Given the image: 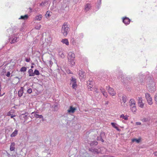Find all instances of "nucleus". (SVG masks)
Here are the masks:
<instances>
[{
    "mask_svg": "<svg viewBox=\"0 0 157 157\" xmlns=\"http://www.w3.org/2000/svg\"><path fill=\"white\" fill-rule=\"evenodd\" d=\"M45 36V42L43 44L42 47L46 51L48 49V45H50L52 43V35L49 33L44 32L42 34V38L43 39Z\"/></svg>",
    "mask_w": 157,
    "mask_h": 157,
    "instance_id": "1",
    "label": "nucleus"
},
{
    "mask_svg": "<svg viewBox=\"0 0 157 157\" xmlns=\"http://www.w3.org/2000/svg\"><path fill=\"white\" fill-rule=\"evenodd\" d=\"M70 29V26L67 22H64L62 26L61 31L64 36H66Z\"/></svg>",
    "mask_w": 157,
    "mask_h": 157,
    "instance_id": "2",
    "label": "nucleus"
},
{
    "mask_svg": "<svg viewBox=\"0 0 157 157\" xmlns=\"http://www.w3.org/2000/svg\"><path fill=\"white\" fill-rule=\"evenodd\" d=\"M75 54L71 52H69L68 54V61L72 66H74L75 64Z\"/></svg>",
    "mask_w": 157,
    "mask_h": 157,
    "instance_id": "3",
    "label": "nucleus"
},
{
    "mask_svg": "<svg viewBox=\"0 0 157 157\" xmlns=\"http://www.w3.org/2000/svg\"><path fill=\"white\" fill-rule=\"evenodd\" d=\"M155 84L154 82L152 80H151L149 83L147 84L146 86L150 91L152 92L155 90Z\"/></svg>",
    "mask_w": 157,
    "mask_h": 157,
    "instance_id": "4",
    "label": "nucleus"
},
{
    "mask_svg": "<svg viewBox=\"0 0 157 157\" xmlns=\"http://www.w3.org/2000/svg\"><path fill=\"white\" fill-rule=\"evenodd\" d=\"M137 78L138 83L142 85L144 84V75L140 73L138 75Z\"/></svg>",
    "mask_w": 157,
    "mask_h": 157,
    "instance_id": "5",
    "label": "nucleus"
},
{
    "mask_svg": "<svg viewBox=\"0 0 157 157\" xmlns=\"http://www.w3.org/2000/svg\"><path fill=\"white\" fill-rule=\"evenodd\" d=\"M145 97L148 104L150 105H152L153 104V101L150 95L148 93H146L145 94Z\"/></svg>",
    "mask_w": 157,
    "mask_h": 157,
    "instance_id": "6",
    "label": "nucleus"
},
{
    "mask_svg": "<svg viewBox=\"0 0 157 157\" xmlns=\"http://www.w3.org/2000/svg\"><path fill=\"white\" fill-rule=\"evenodd\" d=\"M70 84L72 85V87L73 89L76 90L77 86V85L76 82V80L75 78L73 77L71 78Z\"/></svg>",
    "mask_w": 157,
    "mask_h": 157,
    "instance_id": "7",
    "label": "nucleus"
},
{
    "mask_svg": "<svg viewBox=\"0 0 157 157\" xmlns=\"http://www.w3.org/2000/svg\"><path fill=\"white\" fill-rule=\"evenodd\" d=\"M106 88L108 90L109 93L111 96H115L116 94V93L114 90L109 86H106Z\"/></svg>",
    "mask_w": 157,
    "mask_h": 157,
    "instance_id": "8",
    "label": "nucleus"
},
{
    "mask_svg": "<svg viewBox=\"0 0 157 157\" xmlns=\"http://www.w3.org/2000/svg\"><path fill=\"white\" fill-rule=\"evenodd\" d=\"M18 40V38L15 35H14L10 38V41H11L10 42L11 44L17 42Z\"/></svg>",
    "mask_w": 157,
    "mask_h": 157,
    "instance_id": "9",
    "label": "nucleus"
},
{
    "mask_svg": "<svg viewBox=\"0 0 157 157\" xmlns=\"http://www.w3.org/2000/svg\"><path fill=\"white\" fill-rule=\"evenodd\" d=\"M76 110V108L73 107L72 106H70L69 109L67 110V112L68 113L71 114L74 113Z\"/></svg>",
    "mask_w": 157,
    "mask_h": 157,
    "instance_id": "10",
    "label": "nucleus"
},
{
    "mask_svg": "<svg viewBox=\"0 0 157 157\" xmlns=\"http://www.w3.org/2000/svg\"><path fill=\"white\" fill-rule=\"evenodd\" d=\"M40 147L41 148V150L44 152L47 153L48 154H50V152L49 151V148L47 147L45 145H42Z\"/></svg>",
    "mask_w": 157,
    "mask_h": 157,
    "instance_id": "11",
    "label": "nucleus"
},
{
    "mask_svg": "<svg viewBox=\"0 0 157 157\" xmlns=\"http://www.w3.org/2000/svg\"><path fill=\"white\" fill-rule=\"evenodd\" d=\"M142 98L141 97H139L138 98V103L139 106L141 108H143L144 106V104L142 102Z\"/></svg>",
    "mask_w": 157,
    "mask_h": 157,
    "instance_id": "12",
    "label": "nucleus"
},
{
    "mask_svg": "<svg viewBox=\"0 0 157 157\" xmlns=\"http://www.w3.org/2000/svg\"><path fill=\"white\" fill-rule=\"evenodd\" d=\"M84 72L81 70H79V75L80 79L81 80H84Z\"/></svg>",
    "mask_w": 157,
    "mask_h": 157,
    "instance_id": "13",
    "label": "nucleus"
},
{
    "mask_svg": "<svg viewBox=\"0 0 157 157\" xmlns=\"http://www.w3.org/2000/svg\"><path fill=\"white\" fill-rule=\"evenodd\" d=\"M30 117L31 118H33L34 117L37 118L39 117V115L38 114V113L33 112L31 113V115Z\"/></svg>",
    "mask_w": 157,
    "mask_h": 157,
    "instance_id": "14",
    "label": "nucleus"
},
{
    "mask_svg": "<svg viewBox=\"0 0 157 157\" xmlns=\"http://www.w3.org/2000/svg\"><path fill=\"white\" fill-rule=\"evenodd\" d=\"M130 20L128 18L125 17L123 19V22L126 25H127L129 24L130 23Z\"/></svg>",
    "mask_w": 157,
    "mask_h": 157,
    "instance_id": "15",
    "label": "nucleus"
},
{
    "mask_svg": "<svg viewBox=\"0 0 157 157\" xmlns=\"http://www.w3.org/2000/svg\"><path fill=\"white\" fill-rule=\"evenodd\" d=\"M18 130L15 129L14 131L10 135V137H14L16 136L18 134Z\"/></svg>",
    "mask_w": 157,
    "mask_h": 157,
    "instance_id": "16",
    "label": "nucleus"
},
{
    "mask_svg": "<svg viewBox=\"0 0 157 157\" xmlns=\"http://www.w3.org/2000/svg\"><path fill=\"white\" fill-rule=\"evenodd\" d=\"M91 8V6L90 4H87L86 5L85 7V10L86 12L89 11Z\"/></svg>",
    "mask_w": 157,
    "mask_h": 157,
    "instance_id": "17",
    "label": "nucleus"
},
{
    "mask_svg": "<svg viewBox=\"0 0 157 157\" xmlns=\"http://www.w3.org/2000/svg\"><path fill=\"white\" fill-rule=\"evenodd\" d=\"M23 89L22 87H21V89L19 90L18 92V96L19 97H21L23 93Z\"/></svg>",
    "mask_w": 157,
    "mask_h": 157,
    "instance_id": "18",
    "label": "nucleus"
},
{
    "mask_svg": "<svg viewBox=\"0 0 157 157\" xmlns=\"http://www.w3.org/2000/svg\"><path fill=\"white\" fill-rule=\"evenodd\" d=\"M6 72V70L5 68H1L0 70V75L1 76L4 75Z\"/></svg>",
    "mask_w": 157,
    "mask_h": 157,
    "instance_id": "19",
    "label": "nucleus"
},
{
    "mask_svg": "<svg viewBox=\"0 0 157 157\" xmlns=\"http://www.w3.org/2000/svg\"><path fill=\"white\" fill-rule=\"evenodd\" d=\"M53 62H54L55 63H56V60L54 58H52L49 61V66L51 67L53 63Z\"/></svg>",
    "mask_w": 157,
    "mask_h": 157,
    "instance_id": "20",
    "label": "nucleus"
},
{
    "mask_svg": "<svg viewBox=\"0 0 157 157\" xmlns=\"http://www.w3.org/2000/svg\"><path fill=\"white\" fill-rule=\"evenodd\" d=\"M15 145L14 143H12L10 144V150L11 151H14L15 149Z\"/></svg>",
    "mask_w": 157,
    "mask_h": 157,
    "instance_id": "21",
    "label": "nucleus"
},
{
    "mask_svg": "<svg viewBox=\"0 0 157 157\" xmlns=\"http://www.w3.org/2000/svg\"><path fill=\"white\" fill-rule=\"evenodd\" d=\"M130 108L132 112H135L136 111V109L135 105H133L132 106H130Z\"/></svg>",
    "mask_w": 157,
    "mask_h": 157,
    "instance_id": "22",
    "label": "nucleus"
},
{
    "mask_svg": "<svg viewBox=\"0 0 157 157\" xmlns=\"http://www.w3.org/2000/svg\"><path fill=\"white\" fill-rule=\"evenodd\" d=\"M28 17V15H25L24 16H21V17L19 18V19L25 20L27 19Z\"/></svg>",
    "mask_w": 157,
    "mask_h": 157,
    "instance_id": "23",
    "label": "nucleus"
},
{
    "mask_svg": "<svg viewBox=\"0 0 157 157\" xmlns=\"http://www.w3.org/2000/svg\"><path fill=\"white\" fill-rule=\"evenodd\" d=\"M29 76H34L33 71L32 69H30L28 71Z\"/></svg>",
    "mask_w": 157,
    "mask_h": 157,
    "instance_id": "24",
    "label": "nucleus"
},
{
    "mask_svg": "<svg viewBox=\"0 0 157 157\" xmlns=\"http://www.w3.org/2000/svg\"><path fill=\"white\" fill-rule=\"evenodd\" d=\"M61 42L65 44L66 45H68L69 44V42L68 40L67 39H62L61 40Z\"/></svg>",
    "mask_w": 157,
    "mask_h": 157,
    "instance_id": "25",
    "label": "nucleus"
},
{
    "mask_svg": "<svg viewBox=\"0 0 157 157\" xmlns=\"http://www.w3.org/2000/svg\"><path fill=\"white\" fill-rule=\"evenodd\" d=\"M59 56L62 58H64L65 56L63 53V51H60L58 52Z\"/></svg>",
    "mask_w": 157,
    "mask_h": 157,
    "instance_id": "26",
    "label": "nucleus"
},
{
    "mask_svg": "<svg viewBox=\"0 0 157 157\" xmlns=\"http://www.w3.org/2000/svg\"><path fill=\"white\" fill-rule=\"evenodd\" d=\"M129 103H130V105L132 106V105H135L136 102L135 100L133 99H131L129 101Z\"/></svg>",
    "mask_w": 157,
    "mask_h": 157,
    "instance_id": "27",
    "label": "nucleus"
},
{
    "mask_svg": "<svg viewBox=\"0 0 157 157\" xmlns=\"http://www.w3.org/2000/svg\"><path fill=\"white\" fill-rule=\"evenodd\" d=\"M52 107L54 108V111H57L58 109L57 105L56 103L54 105H53Z\"/></svg>",
    "mask_w": 157,
    "mask_h": 157,
    "instance_id": "28",
    "label": "nucleus"
},
{
    "mask_svg": "<svg viewBox=\"0 0 157 157\" xmlns=\"http://www.w3.org/2000/svg\"><path fill=\"white\" fill-rule=\"evenodd\" d=\"M141 140V139L139 138L138 139H136V138L133 139L132 140V142H136L137 143H139L140 142Z\"/></svg>",
    "mask_w": 157,
    "mask_h": 157,
    "instance_id": "29",
    "label": "nucleus"
},
{
    "mask_svg": "<svg viewBox=\"0 0 157 157\" xmlns=\"http://www.w3.org/2000/svg\"><path fill=\"white\" fill-rule=\"evenodd\" d=\"M128 116L127 115L124 116V114H121L120 116V117L124 119L125 120H127L128 119Z\"/></svg>",
    "mask_w": 157,
    "mask_h": 157,
    "instance_id": "30",
    "label": "nucleus"
},
{
    "mask_svg": "<svg viewBox=\"0 0 157 157\" xmlns=\"http://www.w3.org/2000/svg\"><path fill=\"white\" fill-rule=\"evenodd\" d=\"M127 100V97L126 96L124 95L122 97V100L124 103H125Z\"/></svg>",
    "mask_w": 157,
    "mask_h": 157,
    "instance_id": "31",
    "label": "nucleus"
},
{
    "mask_svg": "<svg viewBox=\"0 0 157 157\" xmlns=\"http://www.w3.org/2000/svg\"><path fill=\"white\" fill-rule=\"evenodd\" d=\"M111 124L114 128H116L117 130L119 131L120 129H119L118 127L114 123L112 122L111 123Z\"/></svg>",
    "mask_w": 157,
    "mask_h": 157,
    "instance_id": "32",
    "label": "nucleus"
},
{
    "mask_svg": "<svg viewBox=\"0 0 157 157\" xmlns=\"http://www.w3.org/2000/svg\"><path fill=\"white\" fill-rule=\"evenodd\" d=\"M27 68L25 67H23L21 68L20 71L21 72H25Z\"/></svg>",
    "mask_w": 157,
    "mask_h": 157,
    "instance_id": "33",
    "label": "nucleus"
},
{
    "mask_svg": "<svg viewBox=\"0 0 157 157\" xmlns=\"http://www.w3.org/2000/svg\"><path fill=\"white\" fill-rule=\"evenodd\" d=\"M98 144V143L96 141H93L90 143V145L91 146H93V145L96 146Z\"/></svg>",
    "mask_w": 157,
    "mask_h": 157,
    "instance_id": "34",
    "label": "nucleus"
},
{
    "mask_svg": "<svg viewBox=\"0 0 157 157\" xmlns=\"http://www.w3.org/2000/svg\"><path fill=\"white\" fill-rule=\"evenodd\" d=\"M87 85L89 86V85L93 86V82H91L90 81H88L87 82Z\"/></svg>",
    "mask_w": 157,
    "mask_h": 157,
    "instance_id": "35",
    "label": "nucleus"
},
{
    "mask_svg": "<svg viewBox=\"0 0 157 157\" xmlns=\"http://www.w3.org/2000/svg\"><path fill=\"white\" fill-rule=\"evenodd\" d=\"M100 90L102 94L106 91L102 87H100Z\"/></svg>",
    "mask_w": 157,
    "mask_h": 157,
    "instance_id": "36",
    "label": "nucleus"
},
{
    "mask_svg": "<svg viewBox=\"0 0 157 157\" xmlns=\"http://www.w3.org/2000/svg\"><path fill=\"white\" fill-rule=\"evenodd\" d=\"M34 75H38L39 74V72L37 70H36L34 72Z\"/></svg>",
    "mask_w": 157,
    "mask_h": 157,
    "instance_id": "37",
    "label": "nucleus"
},
{
    "mask_svg": "<svg viewBox=\"0 0 157 157\" xmlns=\"http://www.w3.org/2000/svg\"><path fill=\"white\" fill-rule=\"evenodd\" d=\"M50 12L49 11H48L46 13L45 15L46 17H49L50 16Z\"/></svg>",
    "mask_w": 157,
    "mask_h": 157,
    "instance_id": "38",
    "label": "nucleus"
},
{
    "mask_svg": "<svg viewBox=\"0 0 157 157\" xmlns=\"http://www.w3.org/2000/svg\"><path fill=\"white\" fill-rule=\"evenodd\" d=\"M102 94L106 98H107L108 96V95L106 91H105V92L103 93Z\"/></svg>",
    "mask_w": 157,
    "mask_h": 157,
    "instance_id": "39",
    "label": "nucleus"
},
{
    "mask_svg": "<svg viewBox=\"0 0 157 157\" xmlns=\"http://www.w3.org/2000/svg\"><path fill=\"white\" fill-rule=\"evenodd\" d=\"M142 121L143 122H146L148 121V119L147 118H144L142 120Z\"/></svg>",
    "mask_w": 157,
    "mask_h": 157,
    "instance_id": "40",
    "label": "nucleus"
},
{
    "mask_svg": "<svg viewBox=\"0 0 157 157\" xmlns=\"http://www.w3.org/2000/svg\"><path fill=\"white\" fill-rule=\"evenodd\" d=\"M27 91L29 94H30L32 92V90L30 88L28 89Z\"/></svg>",
    "mask_w": 157,
    "mask_h": 157,
    "instance_id": "41",
    "label": "nucleus"
},
{
    "mask_svg": "<svg viewBox=\"0 0 157 157\" xmlns=\"http://www.w3.org/2000/svg\"><path fill=\"white\" fill-rule=\"evenodd\" d=\"M155 100L156 104L157 105V94H155Z\"/></svg>",
    "mask_w": 157,
    "mask_h": 157,
    "instance_id": "42",
    "label": "nucleus"
},
{
    "mask_svg": "<svg viewBox=\"0 0 157 157\" xmlns=\"http://www.w3.org/2000/svg\"><path fill=\"white\" fill-rule=\"evenodd\" d=\"M97 4L99 5H100L101 4V0H98Z\"/></svg>",
    "mask_w": 157,
    "mask_h": 157,
    "instance_id": "43",
    "label": "nucleus"
},
{
    "mask_svg": "<svg viewBox=\"0 0 157 157\" xmlns=\"http://www.w3.org/2000/svg\"><path fill=\"white\" fill-rule=\"evenodd\" d=\"M39 16H36L35 18V21H39Z\"/></svg>",
    "mask_w": 157,
    "mask_h": 157,
    "instance_id": "44",
    "label": "nucleus"
},
{
    "mask_svg": "<svg viewBox=\"0 0 157 157\" xmlns=\"http://www.w3.org/2000/svg\"><path fill=\"white\" fill-rule=\"evenodd\" d=\"M10 72H8L7 74L6 75V76L7 77H9L10 75Z\"/></svg>",
    "mask_w": 157,
    "mask_h": 157,
    "instance_id": "45",
    "label": "nucleus"
},
{
    "mask_svg": "<svg viewBox=\"0 0 157 157\" xmlns=\"http://www.w3.org/2000/svg\"><path fill=\"white\" fill-rule=\"evenodd\" d=\"M30 59L29 58H26L25 59V61H26V62H30Z\"/></svg>",
    "mask_w": 157,
    "mask_h": 157,
    "instance_id": "46",
    "label": "nucleus"
},
{
    "mask_svg": "<svg viewBox=\"0 0 157 157\" xmlns=\"http://www.w3.org/2000/svg\"><path fill=\"white\" fill-rule=\"evenodd\" d=\"M98 140L99 139H101V140L102 142H104V140L101 138V136H100L99 137H98Z\"/></svg>",
    "mask_w": 157,
    "mask_h": 157,
    "instance_id": "47",
    "label": "nucleus"
},
{
    "mask_svg": "<svg viewBox=\"0 0 157 157\" xmlns=\"http://www.w3.org/2000/svg\"><path fill=\"white\" fill-rule=\"evenodd\" d=\"M136 124L137 125H140L141 124V123L140 122H136Z\"/></svg>",
    "mask_w": 157,
    "mask_h": 157,
    "instance_id": "48",
    "label": "nucleus"
},
{
    "mask_svg": "<svg viewBox=\"0 0 157 157\" xmlns=\"http://www.w3.org/2000/svg\"><path fill=\"white\" fill-rule=\"evenodd\" d=\"M41 118L42 119L43 121H44V120L43 119V116L42 115H40V119Z\"/></svg>",
    "mask_w": 157,
    "mask_h": 157,
    "instance_id": "49",
    "label": "nucleus"
},
{
    "mask_svg": "<svg viewBox=\"0 0 157 157\" xmlns=\"http://www.w3.org/2000/svg\"><path fill=\"white\" fill-rule=\"evenodd\" d=\"M46 3L44 2V3H42L41 4H40V6H43Z\"/></svg>",
    "mask_w": 157,
    "mask_h": 157,
    "instance_id": "50",
    "label": "nucleus"
},
{
    "mask_svg": "<svg viewBox=\"0 0 157 157\" xmlns=\"http://www.w3.org/2000/svg\"><path fill=\"white\" fill-rule=\"evenodd\" d=\"M154 154L155 156H157V151L154 152Z\"/></svg>",
    "mask_w": 157,
    "mask_h": 157,
    "instance_id": "51",
    "label": "nucleus"
},
{
    "mask_svg": "<svg viewBox=\"0 0 157 157\" xmlns=\"http://www.w3.org/2000/svg\"><path fill=\"white\" fill-rule=\"evenodd\" d=\"M109 103V101H105V105H108Z\"/></svg>",
    "mask_w": 157,
    "mask_h": 157,
    "instance_id": "52",
    "label": "nucleus"
},
{
    "mask_svg": "<svg viewBox=\"0 0 157 157\" xmlns=\"http://www.w3.org/2000/svg\"><path fill=\"white\" fill-rule=\"evenodd\" d=\"M67 72L68 73H69V74H71V71L69 70L67 71Z\"/></svg>",
    "mask_w": 157,
    "mask_h": 157,
    "instance_id": "53",
    "label": "nucleus"
},
{
    "mask_svg": "<svg viewBox=\"0 0 157 157\" xmlns=\"http://www.w3.org/2000/svg\"><path fill=\"white\" fill-rule=\"evenodd\" d=\"M15 116V115H12L10 116V117L11 118H13V117H14Z\"/></svg>",
    "mask_w": 157,
    "mask_h": 157,
    "instance_id": "54",
    "label": "nucleus"
},
{
    "mask_svg": "<svg viewBox=\"0 0 157 157\" xmlns=\"http://www.w3.org/2000/svg\"><path fill=\"white\" fill-rule=\"evenodd\" d=\"M106 157H114V156H112L108 155L106 156Z\"/></svg>",
    "mask_w": 157,
    "mask_h": 157,
    "instance_id": "55",
    "label": "nucleus"
},
{
    "mask_svg": "<svg viewBox=\"0 0 157 157\" xmlns=\"http://www.w3.org/2000/svg\"><path fill=\"white\" fill-rule=\"evenodd\" d=\"M95 92H96V93H98V91L97 90H95Z\"/></svg>",
    "mask_w": 157,
    "mask_h": 157,
    "instance_id": "56",
    "label": "nucleus"
},
{
    "mask_svg": "<svg viewBox=\"0 0 157 157\" xmlns=\"http://www.w3.org/2000/svg\"><path fill=\"white\" fill-rule=\"evenodd\" d=\"M42 60H43V62H45V61H44V60H43V58H42Z\"/></svg>",
    "mask_w": 157,
    "mask_h": 157,
    "instance_id": "57",
    "label": "nucleus"
},
{
    "mask_svg": "<svg viewBox=\"0 0 157 157\" xmlns=\"http://www.w3.org/2000/svg\"><path fill=\"white\" fill-rule=\"evenodd\" d=\"M31 68H33V66H31Z\"/></svg>",
    "mask_w": 157,
    "mask_h": 157,
    "instance_id": "58",
    "label": "nucleus"
},
{
    "mask_svg": "<svg viewBox=\"0 0 157 157\" xmlns=\"http://www.w3.org/2000/svg\"><path fill=\"white\" fill-rule=\"evenodd\" d=\"M90 87V88H92V87L90 86H89V87Z\"/></svg>",
    "mask_w": 157,
    "mask_h": 157,
    "instance_id": "59",
    "label": "nucleus"
},
{
    "mask_svg": "<svg viewBox=\"0 0 157 157\" xmlns=\"http://www.w3.org/2000/svg\"><path fill=\"white\" fill-rule=\"evenodd\" d=\"M16 78H18V77H16Z\"/></svg>",
    "mask_w": 157,
    "mask_h": 157,
    "instance_id": "60",
    "label": "nucleus"
},
{
    "mask_svg": "<svg viewBox=\"0 0 157 157\" xmlns=\"http://www.w3.org/2000/svg\"><path fill=\"white\" fill-rule=\"evenodd\" d=\"M59 13H60L59 10Z\"/></svg>",
    "mask_w": 157,
    "mask_h": 157,
    "instance_id": "61",
    "label": "nucleus"
},
{
    "mask_svg": "<svg viewBox=\"0 0 157 157\" xmlns=\"http://www.w3.org/2000/svg\"><path fill=\"white\" fill-rule=\"evenodd\" d=\"M40 16H40V18L41 17H40Z\"/></svg>",
    "mask_w": 157,
    "mask_h": 157,
    "instance_id": "62",
    "label": "nucleus"
}]
</instances>
